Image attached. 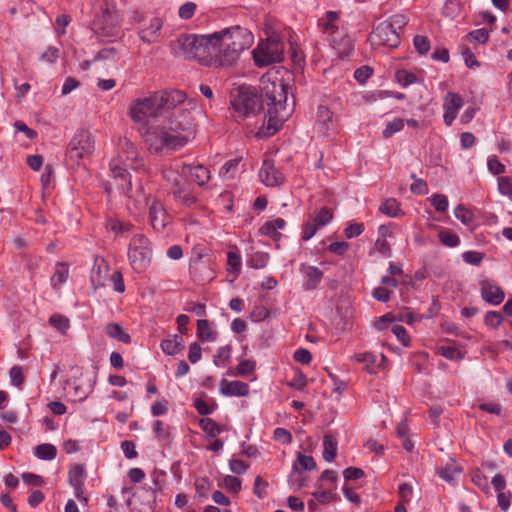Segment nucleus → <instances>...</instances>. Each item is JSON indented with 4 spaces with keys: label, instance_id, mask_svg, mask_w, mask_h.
Segmentation results:
<instances>
[{
    "label": "nucleus",
    "instance_id": "f257e3e1",
    "mask_svg": "<svg viewBox=\"0 0 512 512\" xmlns=\"http://www.w3.org/2000/svg\"><path fill=\"white\" fill-rule=\"evenodd\" d=\"M261 99L262 106L267 105V116L269 128L277 131L282 123L287 120L293 112L295 100L292 96L288 99L289 84L283 78L270 77L261 78Z\"/></svg>",
    "mask_w": 512,
    "mask_h": 512
},
{
    "label": "nucleus",
    "instance_id": "f03ea898",
    "mask_svg": "<svg viewBox=\"0 0 512 512\" xmlns=\"http://www.w3.org/2000/svg\"><path fill=\"white\" fill-rule=\"evenodd\" d=\"M179 52L187 59L197 60L209 67H225L217 33L209 35L181 34L177 41Z\"/></svg>",
    "mask_w": 512,
    "mask_h": 512
},
{
    "label": "nucleus",
    "instance_id": "7ed1b4c3",
    "mask_svg": "<svg viewBox=\"0 0 512 512\" xmlns=\"http://www.w3.org/2000/svg\"><path fill=\"white\" fill-rule=\"evenodd\" d=\"M220 43L222 63L225 67L234 65L240 54L249 49L254 43L253 34L239 25L217 31Z\"/></svg>",
    "mask_w": 512,
    "mask_h": 512
},
{
    "label": "nucleus",
    "instance_id": "20e7f679",
    "mask_svg": "<svg viewBox=\"0 0 512 512\" xmlns=\"http://www.w3.org/2000/svg\"><path fill=\"white\" fill-rule=\"evenodd\" d=\"M163 178L166 181L168 194L182 206L190 208L194 206L198 197L192 190L191 184L178 172L173 170L163 171Z\"/></svg>",
    "mask_w": 512,
    "mask_h": 512
},
{
    "label": "nucleus",
    "instance_id": "39448f33",
    "mask_svg": "<svg viewBox=\"0 0 512 512\" xmlns=\"http://www.w3.org/2000/svg\"><path fill=\"white\" fill-rule=\"evenodd\" d=\"M233 109L239 116L246 118L264 109L258 92L254 88L241 87L231 100Z\"/></svg>",
    "mask_w": 512,
    "mask_h": 512
},
{
    "label": "nucleus",
    "instance_id": "423d86ee",
    "mask_svg": "<svg viewBox=\"0 0 512 512\" xmlns=\"http://www.w3.org/2000/svg\"><path fill=\"white\" fill-rule=\"evenodd\" d=\"M128 257L132 268L137 272H143L149 266L152 257L148 239L143 235H136L130 243Z\"/></svg>",
    "mask_w": 512,
    "mask_h": 512
},
{
    "label": "nucleus",
    "instance_id": "0eeeda50",
    "mask_svg": "<svg viewBox=\"0 0 512 512\" xmlns=\"http://www.w3.org/2000/svg\"><path fill=\"white\" fill-rule=\"evenodd\" d=\"M194 135H188L186 133H175L170 134L165 128H157L153 132L147 134L146 141L152 146L155 144V150H161L164 147L176 150L180 147L185 146L189 139Z\"/></svg>",
    "mask_w": 512,
    "mask_h": 512
},
{
    "label": "nucleus",
    "instance_id": "6e6552de",
    "mask_svg": "<svg viewBox=\"0 0 512 512\" xmlns=\"http://www.w3.org/2000/svg\"><path fill=\"white\" fill-rule=\"evenodd\" d=\"M195 103L189 101L186 105L189 107H179L172 112L168 119V129L174 133H186L188 135L195 134V118L192 112Z\"/></svg>",
    "mask_w": 512,
    "mask_h": 512
},
{
    "label": "nucleus",
    "instance_id": "1a4fd4ad",
    "mask_svg": "<svg viewBox=\"0 0 512 512\" xmlns=\"http://www.w3.org/2000/svg\"><path fill=\"white\" fill-rule=\"evenodd\" d=\"M284 45L281 41L272 39L260 43L253 51L256 66L264 67L283 59Z\"/></svg>",
    "mask_w": 512,
    "mask_h": 512
},
{
    "label": "nucleus",
    "instance_id": "9d476101",
    "mask_svg": "<svg viewBox=\"0 0 512 512\" xmlns=\"http://www.w3.org/2000/svg\"><path fill=\"white\" fill-rule=\"evenodd\" d=\"M91 29L100 38L115 36L118 32L116 11L105 4L92 21Z\"/></svg>",
    "mask_w": 512,
    "mask_h": 512
},
{
    "label": "nucleus",
    "instance_id": "9b49d317",
    "mask_svg": "<svg viewBox=\"0 0 512 512\" xmlns=\"http://www.w3.org/2000/svg\"><path fill=\"white\" fill-rule=\"evenodd\" d=\"M159 106L156 92H154L149 97L132 102L129 115L135 122L145 121L149 117L157 118L162 115Z\"/></svg>",
    "mask_w": 512,
    "mask_h": 512
},
{
    "label": "nucleus",
    "instance_id": "f8f14e48",
    "mask_svg": "<svg viewBox=\"0 0 512 512\" xmlns=\"http://www.w3.org/2000/svg\"><path fill=\"white\" fill-rule=\"evenodd\" d=\"M369 40L373 45L389 48H396L400 44V36L390 21L379 23L370 33Z\"/></svg>",
    "mask_w": 512,
    "mask_h": 512
},
{
    "label": "nucleus",
    "instance_id": "ddd939ff",
    "mask_svg": "<svg viewBox=\"0 0 512 512\" xmlns=\"http://www.w3.org/2000/svg\"><path fill=\"white\" fill-rule=\"evenodd\" d=\"M161 114L169 110L175 111L178 106L185 103L187 95L181 90H162L156 92Z\"/></svg>",
    "mask_w": 512,
    "mask_h": 512
},
{
    "label": "nucleus",
    "instance_id": "4468645a",
    "mask_svg": "<svg viewBox=\"0 0 512 512\" xmlns=\"http://www.w3.org/2000/svg\"><path fill=\"white\" fill-rule=\"evenodd\" d=\"M149 218L153 228L158 232L163 231L170 221L169 214L158 199H154L150 205Z\"/></svg>",
    "mask_w": 512,
    "mask_h": 512
},
{
    "label": "nucleus",
    "instance_id": "2eb2a0df",
    "mask_svg": "<svg viewBox=\"0 0 512 512\" xmlns=\"http://www.w3.org/2000/svg\"><path fill=\"white\" fill-rule=\"evenodd\" d=\"M337 122L334 113L327 106L320 105L318 107L316 125L322 135L328 136L331 131H334Z\"/></svg>",
    "mask_w": 512,
    "mask_h": 512
},
{
    "label": "nucleus",
    "instance_id": "dca6fc26",
    "mask_svg": "<svg viewBox=\"0 0 512 512\" xmlns=\"http://www.w3.org/2000/svg\"><path fill=\"white\" fill-rule=\"evenodd\" d=\"M462 97L453 92H448L444 98V115L443 119L447 126H450L457 117L459 109L463 106Z\"/></svg>",
    "mask_w": 512,
    "mask_h": 512
},
{
    "label": "nucleus",
    "instance_id": "f3484780",
    "mask_svg": "<svg viewBox=\"0 0 512 512\" xmlns=\"http://www.w3.org/2000/svg\"><path fill=\"white\" fill-rule=\"evenodd\" d=\"M163 21L159 17H153L149 20L148 25H144L139 31L140 39L148 44L157 43L161 36Z\"/></svg>",
    "mask_w": 512,
    "mask_h": 512
},
{
    "label": "nucleus",
    "instance_id": "a211bd4d",
    "mask_svg": "<svg viewBox=\"0 0 512 512\" xmlns=\"http://www.w3.org/2000/svg\"><path fill=\"white\" fill-rule=\"evenodd\" d=\"M481 297L488 303L498 305L504 300L505 293L501 287L490 283L488 280H483L481 281Z\"/></svg>",
    "mask_w": 512,
    "mask_h": 512
},
{
    "label": "nucleus",
    "instance_id": "6ab92c4d",
    "mask_svg": "<svg viewBox=\"0 0 512 512\" xmlns=\"http://www.w3.org/2000/svg\"><path fill=\"white\" fill-rule=\"evenodd\" d=\"M71 153L77 158H83L92 151V143L88 135L80 133L76 135L70 142Z\"/></svg>",
    "mask_w": 512,
    "mask_h": 512
},
{
    "label": "nucleus",
    "instance_id": "aec40b11",
    "mask_svg": "<svg viewBox=\"0 0 512 512\" xmlns=\"http://www.w3.org/2000/svg\"><path fill=\"white\" fill-rule=\"evenodd\" d=\"M220 391L223 395L243 397L249 394V386L247 383L241 381H227L226 379H222L220 381Z\"/></svg>",
    "mask_w": 512,
    "mask_h": 512
},
{
    "label": "nucleus",
    "instance_id": "412c9836",
    "mask_svg": "<svg viewBox=\"0 0 512 512\" xmlns=\"http://www.w3.org/2000/svg\"><path fill=\"white\" fill-rule=\"evenodd\" d=\"M260 177L265 185L271 187L280 185L284 182V175L276 170L271 163L266 161L260 171Z\"/></svg>",
    "mask_w": 512,
    "mask_h": 512
},
{
    "label": "nucleus",
    "instance_id": "4be33fe9",
    "mask_svg": "<svg viewBox=\"0 0 512 512\" xmlns=\"http://www.w3.org/2000/svg\"><path fill=\"white\" fill-rule=\"evenodd\" d=\"M108 274V266L105 263L104 259L98 262L96 259L95 264L91 273V281L95 289L104 287V280L106 279Z\"/></svg>",
    "mask_w": 512,
    "mask_h": 512
},
{
    "label": "nucleus",
    "instance_id": "5701e85b",
    "mask_svg": "<svg viewBox=\"0 0 512 512\" xmlns=\"http://www.w3.org/2000/svg\"><path fill=\"white\" fill-rule=\"evenodd\" d=\"M183 169H188L190 178L199 186H204L210 180V171L203 165H185Z\"/></svg>",
    "mask_w": 512,
    "mask_h": 512
},
{
    "label": "nucleus",
    "instance_id": "b1692460",
    "mask_svg": "<svg viewBox=\"0 0 512 512\" xmlns=\"http://www.w3.org/2000/svg\"><path fill=\"white\" fill-rule=\"evenodd\" d=\"M161 348L167 355H176L184 349V340L182 337L174 335L173 338L162 340Z\"/></svg>",
    "mask_w": 512,
    "mask_h": 512
},
{
    "label": "nucleus",
    "instance_id": "393cba45",
    "mask_svg": "<svg viewBox=\"0 0 512 512\" xmlns=\"http://www.w3.org/2000/svg\"><path fill=\"white\" fill-rule=\"evenodd\" d=\"M106 333L111 337L125 344L131 343V337L126 333L123 328L117 323L107 324Z\"/></svg>",
    "mask_w": 512,
    "mask_h": 512
},
{
    "label": "nucleus",
    "instance_id": "a878e982",
    "mask_svg": "<svg viewBox=\"0 0 512 512\" xmlns=\"http://www.w3.org/2000/svg\"><path fill=\"white\" fill-rule=\"evenodd\" d=\"M323 458L327 462H332L337 455V441L332 435H324L323 438Z\"/></svg>",
    "mask_w": 512,
    "mask_h": 512
},
{
    "label": "nucleus",
    "instance_id": "bb28decb",
    "mask_svg": "<svg viewBox=\"0 0 512 512\" xmlns=\"http://www.w3.org/2000/svg\"><path fill=\"white\" fill-rule=\"evenodd\" d=\"M197 336L201 341H214L217 337V333L211 330L208 320L200 319L197 321Z\"/></svg>",
    "mask_w": 512,
    "mask_h": 512
},
{
    "label": "nucleus",
    "instance_id": "cd10ccee",
    "mask_svg": "<svg viewBox=\"0 0 512 512\" xmlns=\"http://www.w3.org/2000/svg\"><path fill=\"white\" fill-rule=\"evenodd\" d=\"M305 275L307 278L306 283H305V288L307 290H313L320 283V281L323 277V272L321 270H319L317 267L310 266L306 269Z\"/></svg>",
    "mask_w": 512,
    "mask_h": 512
},
{
    "label": "nucleus",
    "instance_id": "c85d7f7f",
    "mask_svg": "<svg viewBox=\"0 0 512 512\" xmlns=\"http://www.w3.org/2000/svg\"><path fill=\"white\" fill-rule=\"evenodd\" d=\"M338 18L339 14L337 12L328 11L325 14V18L319 20L318 25L322 28L324 32L333 34L338 30V27L334 24V22L338 20Z\"/></svg>",
    "mask_w": 512,
    "mask_h": 512
},
{
    "label": "nucleus",
    "instance_id": "c756f323",
    "mask_svg": "<svg viewBox=\"0 0 512 512\" xmlns=\"http://www.w3.org/2000/svg\"><path fill=\"white\" fill-rule=\"evenodd\" d=\"M379 211L390 217H397L403 214L400 209V203L395 198L386 199L379 207Z\"/></svg>",
    "mask_w": 512,
    "mask_h": 512
},
{
    "label": "nucleus",
    "instance_id": "7c9ffc66",
    "mask_svg": "<svg viewBox=\"0 0 512 512\" xmlns=\"http://www.w3.org/2000/svg\"><path fill=\"white\" fill-rule=\"evenodd\" d=\"M68 476L72 486L84 485L86 476L85 467L82 464L73 465L69 470Z\"/></svg>",
    "mask_w": 512,
    "mask_h": 512
},
{
    "label": "nucleus",
    "instance_id": "2f4dec72",
    "mask_svg": "<svg viewBox=\"0 0 512 512\" xmlns=\"http://www.w3.org/2000/svg\"><path fill=\"white\" fill-rule=\"evenodd\" d=\"M56 454H57L56 447L49 443L40 444V445L36 446V448H35V455L39 459L52 460L56 457Z\"/></svg>",
    "mask_w": 512,
    "mask_h": 512
},
{
    "label": "nucleus",
    "instance_id": "473e14b6",
    "mask_svg": "<svg viewBox=\"0 0 512 512\" xmlns=\"http://www.w3.org/2000/svg\"><path fill=\"white\" fill-rule=\"evenodd\" d=\"M49 323L62 334H66L70 328L69 319L61 314H53L49 319Z\"/></svg>",
    "mask_w": 512,
    "mask_h": 512
},
{
    "label": "nucleus",
    "instance_id": "72a5a7b5",
    "mask_svg": "<svg viewBox=\"0 0 512 512\" xmlns=\"http://www.w3.org/2000/svg\"><path fill=\"white\" fill-rule=\"evenodd\" d=\"M201 429L210 437H215L222 428L211 418H202L199 422Z\"/></svg>",
    "mask_w": 512,
    "mask_h": 512
},
{
    "label": "nucleus",
    "instance_id": "f704fd0d",
    "mask_svg": "<svg viewBox=\"0 0 512 512\" xmlns=\"http://www.w3.org/2000/svg\"><path fill=\"white\" fill-rule=\"evenodd\" d=\"M455 217L465 225H471L475 220L473 211L466 208L464 205H458L455 209Z\"/></svg>",
    "mask_w": 512,
    "mask_h": 512
},
{
    "label": "nucleus",
    "instance_id": "c9c22d12",
    "mask_svg": "<svg viewBox=\"0 0 512 512\" xmlns=\"http://www.w3.org/2000/svg\"><path fill=\"white\" fill-rule=\"evenodd\" d=\"M438 237L440 242L447 247H455L460 242L457 234L450 230H441L438 234Z\"/></svg>",
    "mask_w": 512,
    "mask_h": 512
},
{
    "label": "nucleus",
    "instance_id": "e433bc0d",
    "mask_svg": "<svg viewBox=\"0 0 512 512\" xmlns=\"http://www.w3.org/2000/svg\"><path fill=\"white\" fill-rule=\"evenodd\" d=\"M68 268L66 266V264L64 263H59L58 264V267L55 271V274L54 276L52 277V285L54 287H58L59 285L63 284L64 282L67 281L68 279Z\"/></svg>",
    "mask_w": 512,
    "mask_h": 512
},
{
    "label": "nucleus",
    "instance_id": "4c0bfd02",
    "mask_svg": "<svg viewBox=\"0 0 512 512\" xmlns=\"http://www.w3.org/2000/svg\"><path fill=\"white\" fill-rule=\"evenodd\" d=\"M414 47L420 55H426L430 48V40L427 36L416 35L413 40Z\"/></svg>",
    "mask_w": 512,
    "mask_h": 512
},
{
    "label": "nucleus",
    "instance_id": "58836bf2",
    "mask_svg": "<svg viewBox=\"0 0 512 512\" xmlns=\"http://www.w3.org/2000/svg\"><path fill=\"white\" fill-rule=\"evenodd\" d=\"M461 470L456 466L455 461L453 460L452 463L447 464L445 467H441L437 469V473L439 476L446 480V481H452L454 479V474L456 472H460Z\"/></svg>",
    "mask_w": 512,
    "mask_h": 512
},
{
    "label": "nucleus",
    "instance_id": "ea45409f",
    "mask_svg": "<svg viewBox=\"0 0 512 512\" xmlns=\"http://www.w3.org/2000/svg\"><path fill=\"white\" fill-rule=\"evenodd\" d=\"M231 356V347L229 345L220 347L214 356V364L216 366H224L229 362Z\"/></svg>",
    "mask_w": 512,
    "mask_h": 512
},
{
    "label": "nucleus",
    "instance_id": "a19ab883",
    "mask_svg": "<svg viewBox=\"0 0 512 512\" xmlns=\"http://www.w3.org/2000/svg\"><path fill=\"white\" fill-rule=\"evenodd\" d=\"M195 488L199 498H206L208 491L211 489V482L206 477L196 478Z\"/></svg>",
    "mask_w": 512,
    "mask_h": 512
},
{
    "label": "nucleus",
    "instance_id": "79ce46f5",
    "mask_svg": "<svg viewBox=\"0 0 512 512\" xmlns=\"http://www.w3.org/2000/svg\"><path fill=\"white\" fill-rule=\"evenodd\" d=\"M332 218L333 213L331 209L323 207L317 212L316 216L313 219V222L316 223L317 226H324L327 223H329Z\"/></svg>",
    "mask_w": 512,
    "mask_h": 512
},
{
    "label": "nucleus",
    "instance_id": "37998d69",
    "mask_svg": "<svg viewBox=\"0 0 512 512\" xmlns=\"http://www.w3.org/2000/svg\"><path fill=\"white\" fill-rule=\"evenodd\" d=\"M404 127V121L401 118H396L386 125L383 131L384 138H390L396 132H399Z\"/></svg>",
    "mask_w": 512,
    "mask_h": 512
},
{
    "label": "nucleus",
    "instance_id": "c03bdc74",
    "mask_svg": "<svg viewBox=\"0 0 512 512\" xmlns=\"http://www.w3.org/2000/svg\"><path fill=\"white\" fill-rule=\"evenodd\" d=\"M9 376L12 384L16 387H20L25 381L23 369L18 365H15L10 369Z\"/></svg>",
    "mask_w": 512,
    "mask_h": 512
},
{
    "label": "nucleus",
    "instance_id": "a18cd8bd",
    "mask_svg": "<svg viewBox=\"0 0 512 512\" xmlns=\"http://www.w3.org/2000/svg\"><path fill=\"white\" fill-rule=\"evenodd\" d=\"M236 374L240 376L252 375L255 371V362L252 360H243L236 367Z\"/></svg>",
    "mask_w": 512,
    "mask_h": 512
},
{
    "label": "nucleus",
    "instance_id": "49530a36",
    "mask_svg": "<svg viewBox=\"0 0 512 512\" xmlns=\"http://www.w3.org/2000/svg\"><path fill=\"white\" fill-rule=\"evenodd\" d=\"M223 482L226 489L234 494H237L241 490L242 482L235 476L227 475L224 477Z\"/></svg>",
    "mask_w": 512,
    "mask_h": 512
},
{
    "label": "nucleus",
    "instance_id": "de8ad7c7",
    "mask_svg": "<svg viewBox=\"0 0 512 512\" xmlns=\"http://www.w3.org/2000/svg\"><path fill=\"white\" fill-rule=\"evenodd\" d=\"M466 38L485 44L489 40V32L485 28L473 30L467 34Z\"/></svg>",
    "mask_w": 512,
    "mask_h": 512
},
{
    "label": "nucleus",
    "instance_id": "09e8293b",
    "mask_svg": "<svg viewBox=\"0 0 512 512\" xmlns=\"http://www.w3.org/2000/svg\"><path fill=\"white\" fill-rule=\"evenodd\" d=\"M396 78H397L398 82L404 86L413 84L417 81L416 75L411 72H408L406 70L397 71Z\"/></svg>",
    "mask_w": 512,
    "mask_h": 512
},
{
    "label": "nucleus",
    "instance_id": "8fccbe9b",
    "mask_svg": "<svg viewBox=\"0 0 512 512\" xmlns=\"http://www.w3.org/2000/svg\"><path fill=\"white\" fill-rule=\"evenodd\" d=\"M392 332L404 346H409L410 337L402 325H394L392 327Z\"/></svg>",
    "mask_w": 512,
    "mask_h": 512
},
{
    "label": "nucleus",
    "instance_id": "3c124183",
    "mask_svg": "<svg viewBox=\"0 0 512 512\" xmlns=\"http://www.w3.org/2000/svg\"><path fill=\"white\" fill-rule=\"evenodd\" d=\"M462 55L465 61V64L468 68L478 67L480 66V62L476 59L474 53L467 46L462 48Z\"/></svg>",
    "mask_w": 512,
    "mask_h": 512
},
{
    "label": "nucleus",
    "instance_id": "603ef678",
    "mask_svg": "<svg viewBox=\"0 0 512 512\" xmlns=\"http://www.w3.org/2000/svg\"><path fill=\"white\" fill-rule=\"evenodd\" d=\"M354 357L358 362L367 363L366 369L369 373L375 372V370L370 367V365H373L376 361L375 355H373L372 353L365 352L355 354Z\"/></svg>",
    "mask_w": 512,
    "mask_h": 512
},
{
    "label": "nucleus",
    "instance_id": "864d4df0",
    "mask_svg": "<svg viewBox=\"0 0 512 512\" xmlns=\"http://www.w3.org/2000/svg\"><path fill=\"white\" fill-rule=\"evenodd\" d=\"M502 315L497 311H489L485 316L486 325L496 328L502 323Z\"/></svg>",
    "mask_w": 512,
    "mask_h": 512
},
{
    "label": "nucleus",
    "instance_id": "5fc2aeb1",
    "mask_svg": "<svg viewBox=\"0 0 512 512\" xmlns=\"http://www.w3.org/2000/svg\"><path fill=\"white\" fill-rule=\"evenodd\" d=\"M432 205L438 212H445L448 208V200L445 195L436 194L432 198Z\"/></svg>",
    "mask_w": 512,
    "mask_h": 512
},
{
    "label": "nucleus",
    "instance_id": "6e6d98bb",
    "mask_svg": "<svg viewBox=\"0 0 512 512\" xmlns=\"http://www.w3.org/2000/svg\"><path fill=\"white\" fill-rule=\"evenodd\" d=\"M297 461L302 469L313 470L316 468V462L312 456H307L299 453Z\"/></svg>",
    "mask_w": 512,
    "mask_h": 512
},
{
    "label": "nucleus",
    "instance_id": "4d7b16f0",
    "mask_svg": "<svg viewBox=\"0 0 512 512\" xmlns=\"http://www.w3.org/2000/svg\"><path fill=\"white\" fill-rule=\"evenodd\" d=\"M196 4L193 2H186L179 8V16L182 19H190L193 17L195 10H196Z\"/></svg>",
    "mask_w": 512,
    "mask_h": 512
},
{
    "label": "nucleus",
    "instance_id": "13d9d810",
    "mask_svg": "<svg viewBox=\"0 0 512 512\" xmlns=\"http://www.w3.org/2000/svg\"><path fill=\"white\" fill-rule=\"evenodd\" d=\"M294 360L301 364H309L312 360V355L309 350L299 348L294 352Z\"/></svg>",
    "mask_w": 512,
    "mask_h": 512
},
{
    "label": "nucleus",
    "instance_id": "bf43d9fd",
    "mask_svg": "<svg viewBox=\"0 0 512 512\" xmlns=\"http://www.w3.org/2000/svg\"><path fill=\"white\" fill-rule=\"evenodd\" d=\"M484 258V254L477 251H468L463 254V260L466 263L479 265Z\"/></svg>",
    "mask_w": 512,
    "mask_h": 512
},
{
    "label": "nucleus",
    "instance_id": "052dcab7",
    "mask_svg": "<svg viewBox=\"0 0 512 512\" xmlns=\"http://www.w3.org/2000/svg\"><path fill=\"white\" fill-rule=\"evenodd\" d=\"M260 233L263 235H267L274 240H278L281 238V233H279L271 221L264 223V225L260 228Z\"/></svg>",
    "mask_w": 512,
    "mask_h": 512
},
{
    "label": "nucleus",
    "instance_id": "680f3d73",
    "mask_svg": "<svg viewBox=\"0 0 512 512\" xmlns=\"http://www.w3.org/2000/svg\"><path fill=\"white\" fill-rule=\"evenodd\" d=\"M227 264L232 268V271L235 273L240 272L241 268V258L240 256L235 252H228L227 254Z\"/></svg>",
    "mask_w": 512,
    "mask_h": 512
},
{
    "label": "nucleus",
    "instance_id": "e2e57ef3",
    "mask_svg": "<svg viewBox=\"0 0 512 512\" xmlns=\"http://www.w3.org/2000/svg\"><path fill=\"white\" fill-rule=\"evenodd\" d=\"M364 475V471L357 467H348L343 471V476L346 480H357L364 477Z\"/></svg>",
    "mask_w": 512,
    "mask_h": 512
},
{
    "label": "nucleus",
    "instance_id": "0e129e2a",
    "mask_svg": "<svg viewBox=\"0 0 512 512\" xmlns=\"http://www.w3.org/2000/svg\"><path fill=\"white\" fill-rule=\"evenodd\" d=\"M348 249H349V244L346 241L333 242L328 247V250L331 253H334L339 256L344 255L348 251Z\"/></svg>",
    "mask_w": 512,
    "mask_h": 512
},
{
    "label": "nucleus",
    "instance_id": "69168bd1",
    "mask_svg": "<svg viewBox=\"0 0 512 512\" xmlns=\"http://www.w3.org/2000/svg\"><path fill=\"white\" fill-rule=\"evenodd\" d=\"M121 448L128 459L137 457L136 445L133 441L125 440L121 443Z\"/></svg>",
    "mask_w": 512,
    "mask_h": 512
},
{
    "label": "nucleus",
    "instance_id": "338daca9",
    "mask_svg": "<svg viewBox=\"0 0 512 512\" xmlns=\"http://www.w3.org/2000/svg\"><path fill=\"white\" fill-rule=\"evenodd\" d=\"M22 479L25 483L32 486H42L45 483L44 479L41 476L29 472L23 473Z\"/></svg>",
    "mask_w": 512,
    "mask_h": 512
},
{
    "label": "nucleus",
    "instance_id": "774afa93",
    "mask_svg": "<svg viewBox=\"0 0 512 512\" xmlns=\"http://www.w3.org/2000/svg\"><path fill=\"white\" fill-rule=\"evenodd\" d=\"M498 189L503 195L510 196L512 194V183L508 177L498 178Z\"/></svg>",
    "mask_w": 512,
    "mask_h": 512
}]
</instances>
